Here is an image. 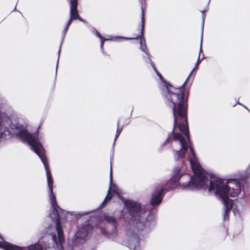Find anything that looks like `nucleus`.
<instances>
[{
  "instance_id": "1",
  "label": "nucleus",
  "mask_w": 250,
  "mask_h": 250,
  "mask_svg": "<svg viewBox=\"0 0 250 250\" xmlns=\"http://www.w3.org/2000/svg\"><path fill=\"white\" fill-rule=\"evenodd\" d=\"M203 25L200 53L202 52V44L205 15L203 12ZM201 60L199 55L195 66L186 80L180 88H175L166 82L163 81L162 85L163 96L167 104L172 107L174 116V127L178 125L179 129L186 136V140L180 133H175L172 143L174 148V157L176 161H185L187 154L189 161H198L195 155L189 140V135L187 123V101L188 98L185 96V85L193 70L197 68Z\"/></svg>"
},
{
  "instance_id": "2",
  "label": "nucleus",
  "mask_w": 250,
  "mask_h": 250,
  "mask_svg": "<svg viewBox=\"0 0 250 250\" xmlns=\"http://www.w3.org/2000/svg\"><path fill=\"white\" fill-rule=\"evenodd\" d=\"M31 148L40 158L46 170L47 185L49 188V201L52 208L51 212L49 214V215L52 220L56 223V228L52 226L49 227L48 228V231L49 232V230H54L55 232L56 231L58 234L59 242L61 244L62 241L63 240V233L61 229V225L60 221V218L61 217L60 214L61 213L62 209L57 205L55 196L53 193V180L51 176V172L49 169L47 158L45 155V150L42 145L39 141H37L34 145H33L31 147ZM49 235L51 237L53 242L57 245L56 233H53L51 232Z\"/></svg>"
},
{
  "instance_id": "3",
  "label": "nucleus",
  "mask_w": 250,
  "mask_h": 250,
  "mask_svg": "<svg viewBox=\"0 0 250 250\" xmlns=\"http://www.w3.org/2000/svg\"><path fill=\"white\" fill-rule=\"evenodd\" d=\"M125 206L131 216V224L127 233V246L131 250H141L138 234H141V231L145 229L144 222L146 219V212L139 203L134 201L126 200Z\"/></svg>"
},
{
  "instance_id": "4",
  "label": "nucleus",
  "mask_w": 250,
  "mask_h": 250,
  "mask_svg": "<svg viewBox=\"0 0 250 250\" xmlns=\"http://www.w3.org/2000/svg\"><path fill=\"white\" fill-rule=\"evenodd\" d=\"M146 8V6L145 5L143 6L142 5V28L141 30V36H138L136 38H125L124 39L125 40H138L139 39H140V48L147 55L146 58H144L145 61L148 63L150 62H152L151 60V56L149 54L148 48L147 47V46L146 45V40L144 39V26H145V15H144V11Z\"/></svg>"
},
{
  "instance_id": "5",
  "label": "nucleus",
  "mask_w": 250,
  "mask_h": 250,
  "mask_svg": "<svg viewBox=\"0 0 250 250\" xmlns=\"http://www.w3.org/2000/svg\"><path fill=\"white\" fill-rule=\"evenodd\" d=\"M92 229V227L88 224L81 227L73 238V244L77 246L83 244L87 240Z\"/></svg>"
},
{
  "instance_id": "6",
  "label": "nucleus",
  "mask_w": 250,
  "mask_h": 250,
  "mask_svg": "<svg viewBox=\"0 0 250 250\" xmlns=\"http://www.w3.org/2000/svg\"><path fill=\"white\" fill-rule=\"evenodd\" d=\"M103 217L104 220L107 222L108 225L106 230L102 229L101 232L104 235L108 234V236L111 238H115L117 235V221L116 219L113 216L107 213H104Z\"/></svg>"
},
{
  "instance_id": "7",
  "label": "nucleus",
  "mask_w": 250,
  "mask_h": 250,
  "mask_svg": "<svg viewBox=\"0 0 250 250\" xmlns=\"http://www.w3.org/2000/svg\"><path fill=\"white\" fill-rule=\"evenodd\" d=\"M79 19L82 20L79 17L78 11L77 10V0H70V18L68 21L67 24L63 31V36H64L68 30L69 26L71 24L72 20Z\"/></svg>"
},
{
  "instance_id": "8",
  "label": "nucleus",
  "mask_w": 250,
  "mask_h": 250,
  "mask_svg": "<svg viewBox=\"0 0 250 250\" xmlns=\"http://www.w3.org/2000/svg\"><path fill=\"white\" fill-rule=\"evenodd\" d=\"M185 168L184 166L181 167H177L175 168L173 171V175L171 179L167 182V186H168V189H172L177 185L180 178L183 174Z\"/></svg>"
},
{
  "instance_id": "9",
  "label": "nucleus",
  "mask_w": 250,
  "mask_h": 250,
  "mask_svg": "<svg viewBox=\"0 0 250 250\" xmlns=\"http://www.w3.org/2000/svg\"><path fill=\"white\" fill-rule=\"evenodd\" d=\"M111 192H112L113 194L116 195L118 198L121 197V191L118 188V187L115 184L112 183V166L110 167V187L108 191L107 195L106 196L104 201L103 204H104L106 201L110 200L111 199L112 195Z\"/></svg>"
},
{
  "instance_id": "10",
  "label": "nucleus",
  "mask_w": 250,
  "mask_h": 250,
  "mask_svg": "<svg viewBox=\"0 0 250 250\" xmlns=\"http://www.w3.org/2000/svg\"><path fill=\"white\" fill-rule=\"evenodd\" d=\"M166 188V186H159L156 188L151 199V204L153 206L158 205L161 202L164 195L163 192Z\"/></svg>"
},
{
  "instance_id": "11",
  "label": "nucleus",
  "mask_w": 250,
  "mask_h": 250,
  "mask_svg": "<svg viewBox=\"0 0 250 250\" xmlns=\"http://www.w3.org/2000/svg\"><path fill=\"white\" fill-rule=\"evenodd\" d=\"M149 63L151 64V66L152 67V68H153V69L154 70V71H155V72L156 73L157 75L159 76V77L161 80H163V77H162V75L158 71L157 69H156V68L155 66L154 63L152 62H151Z\"/></svg>"
},
{
  "instance_id": "12",
  "label": "nucleus",
  "mask_w": 250,
  "mask_h": 250,
  "mask_svg": "<svg viewBox=\"0 0 250 250\" xmlns=\"http://www.w3.org/2000/svg\"><path fill=\"white\" fill-rule=\"evenodd\" d=\"M119 121H118V123H117L118 128H117V131H116V135H115V138L114 142L117 140V139L118 138V137L120 135V133H121V131L122 130V128H119Z\"/></svg>"
},
{
  "instance_id": "13",
  "label": "nucleus",
  "mask_w": 250,
  "mask_h": 250,
  "mask_svg": "<svg viewBox=\"0 0 250 250\" xmlns=\"http://www.w3.org/2000/svg\"><path fill=\"white\" fill-rule=\"evenodd\" d=\"M94 34L97 36L99 38L103 39V37L101 35V34L98 32L97 30H95Z\"/></svg>"
},
{
  "instance_id": "14",
  "label": "nucleus",
  "mask_w": 250,
  "mask_h": 250,
  "mask_svg": "<svg viewBox=\"0 0 250 250\" xmlns=\"http://www.w3.org/2000/svg\"><path fill=\"white\" fill-rule=\"evenodd\" d=\"M106 40H108V39H104L103 38V39H101V47L102 48H103V45H104V41H106Z\"/></svg>"
},
{
  "instance_id": "15",
  "label": "nucleus",
  "mask_w": 250,
  "mask_h": 250,
  "mask_svg": "<svg viewBox=\"0 0 250 250\" xmlns=\"http://www.w3.org/2000/svg\"><path fill=\"white\" fill-rule=\"evenodd\" d=\"M171 136H168L167 140L166 141V142H165V144H167V143H168L170 141V140H171Z\"/></svg>"
},
{
  "instance_id": "16",
  "label": "nucleus",
  "mask_w": 250,
  "mask_h": 250,
  "mask_svg": "<svg viewBox=\"0 0 250 250\" xmlns=\"http://www.w3.org/2000/svg\"><path fill=\"white\" fill-rule=\"evenodd\" d=\"M89 212H84V213H83V214H88Z\"/></svg>"
},
{
  "instance_id": "17",
  "label": "nucleus",
  "mask_w": 250,
  "mask_h": 250,
  "mask_svg": "<svg viewBox=\"0 0 250 250\" xmlns=\"http://www.w3.org/2000/svg\"><path fill=\"white\" fill-rule=\"evenodd\" d=\"M60 52H61V48H60V49L59 50V56H60Z\"/></svg>"
},
{
  "instance_id": "18",
  "label": "nucleus",
  "mask_w": 250,
  "mask_h": 250,
  "mask_svg": "<svg viewBox=\"0 0 250 250\" xmlns=\"http://www.w3.org/2000/svg\"><path fill=\"white\" fill-rule=\"evenodd\" d=\"M58 61H59V59L58 60V62H57V65H56V67H57H57H58Z\"/></svg>"
},
{
  "instance_id": "19",
  "label": "nucleus",
  "mask_w": 250,
  "mask_h": 250,
  "mask_svg": "<svg viewBox=\"0 0 250 250\" xmlns=\"http://www.w3.org/2000/svg\"><path fill=\"white\" fill-rule=\"evenodd\" d=\"M119 38H122V39H123V38H122V37H119Z\"/></svg>"
}]
</instances>
